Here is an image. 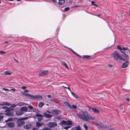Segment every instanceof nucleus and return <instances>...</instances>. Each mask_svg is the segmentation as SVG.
I'll return each instance as SVG.
<instances>
[{
    "mask_svg": "<svg viewBox=\"0 0 130 130\" xmlns=\"http://www.w3.org/2000/svg\"><path fill=\"white\" fill-rule=\"evenodd\" d=\"M82 113V114L78 113L76 114L79 118L81 119L88 121L89 120H92L94 119V117L91 116L90 114L87 111H83Z\"/></svg>",
    "mask_w": 130,
    "mask_h": 130,
    "instance_id": "obj_1",
    "label": "nucleus"
},
{
    "mask_svg": "<svg viewBox=\"0 0 130 130\" xmlns=\"http://www.w3.org/2000/svg\"><path fill=\"white\" fill-rule=\"evenodd\" d=\"M111 57L116 61H117L119 60L125 61V59L124 57L123 58L119 54L118 52L117 51H115L113 52L111 55Z\"/></svg>",
    "mask_w": 130,
    "mask_h": 130,
    "instance_id": "obj_2",
    "label": "nucleus"
},
{
    "mask_svg": "<svg viewBox=\"0 0 130 130\" xmlns=\"http://www.w3.org/2000/svg\"><path fill=\"white\" fill-rule=\"evenodd\" d=\"M130 52V50H129L127 47H123L121 52V53L124 54V57L125 59L124 60H128L129 57L126 54H128Z\"/></svg>",
    "mask_w": 130,
    "mask_h": 130,
    "instance_id": "obj_3",
    "label": "nucleus"
},
{
    "mask_svg": "<svg viewBox=\"0 0 130 130\" xmlns=\"http://www.w3.org/2000/svg\"><path fill=\"white\" fill-rule=\"evenodd\" d=\"M29 97L32 100H41L42 98V97L40 95H36L34 96L30 94L29 95Z\"/></svg>",
    "mask_w": 130,
    "mask_h": 130,
    "instance_id": "obj_4",
    "label": "nucleus"
},
{
    "mask_svg": "<svg viewBox=\"0 0 130 130\" xmlns=\"http://www.w3.org/2000/svg\"><path fill=\"white\" fill-rule=\"evenodd\" d=\"M16 123L17 126L18 127H20L25 124V122L22 120V119L20 118L17 119Z\"/></svg>",
    "mask_w": 130,
    "mask_h": 130,
    "instance_id": "obj_5",
    "label": "nucleus"
},
{
    "mask_svg": "<svg viewBox=\"0 0 130 130\" xmlns=\"http://www.w3.org/2000/svg\"><path fill=\"white\" fill-rule=\"evenodd\" d=\"M48 126L50 128H52L56 126L57 125V123L55 122H50L47 124Z\"/></svg>",
    "mask_w": 130,
    "mask_h": 130,
    "instance_id": "obj_6",
    "label": "nucleus"
},
{
    "mask_svg": "<svg viewBox=\"0 0 130 130\" xmlns=\"http://www.w3.org/2000/svg\"><path fill=\"white\" fill-rule=\"evenodd\" d=\"M48 72L47 70H40V71L38 75L39 76H42L47 74Z\"/></svg>",
    "mask_w": 130,
    "mask_h": 130,
    "instance_id": "obj_7",
    "label": "nucleus"
},
{
    "mask_svg": "<svg viewBox=\"0 0 130 130\" xmlns=\"http://www.w3.org/2000/svg\"><path fill=\"white\" fill-rule=\"evenodd\" d=\"M7 126L10 128L14 127L15 125V124L14 122H8L7 123Z\"/></svg>",
    "mask_w": 130,
    "mask_h": 130,
    "instance_id": "obj_8",
    "label": "nucleus"
},
{
    "mask_svg": "<svg viewBox=\"0 0 130 130\" xmlns=\"http://www.w3.org/2000/svg\"><path fill=\"white\" fill-rule=\"evenodd\" d=\"M24 114V112H22L21 110L20 109V110H18L16 112V115L18 116L22 115Z\"/></svg>",
    "mask_w": 130,
    "mask_h": 130,
    "instance_id": "obj_9",
    "label": "nucleus"
},
{
    "mask_svg": "<svg viewBox=\"0 0 130 130\" xmlns=\"http://www.w3.org/2000/svg\"><path fill=\"white\" fill-rule=\"evenodd\" d=\"M8 112L5 113L6 115L7 116H13L14 114L13 112H12L8 111Z\"/></svg>",
    "mask_w": 130,
    "mask_h": 130,
    "instance_id": "obj_10",
    "label": "nucleus"
},
{
    "mask_svg": "<svg viewBox=\"0 0 130 130\" xmlns=\"http://www.w3.org/2000/svg\"><path fill=\"white\" fill-rule=\"evenodd\" d=\"M20 109L22 112H24V113L25 112H27L28 110V108L26 106H23Z\"/></svg>",
    "mask_w": 130,
    "mask_h": 130,
    "instance_id": "obj_11",
    "label": "nucleus"
},
{
    "mask_svg": "<svg viewBox=\"0 0 130 130\" xmlns=\"http://www.w3.org/2000/svg\"><path fill=\"white\" fill-rule=\"evenodd\" d=\"M128 60L125 61H126V62L123 64L121 67L122 68H125L128 67Z\"/></svg>",
    "mask_w": 130,
    "mask_h": 130,
    "instance_id": "obj_12",
    "label": "nucleus"
},
{
    "mask_svg": "<svg viewBox=\"0 0 130 130\" xmlns=\"http://www.w3.org/2000/svg\"><path fill=\"white\" fill-rule=\"evenodd\" d=\"M31 126V124H28L24 126V128L26 129H29Z\"/></svg>",
    "mask_w": 130,
    "mask_h": 130,
    "instance_id": "obj_13",
    "label": "nucleus"
},
{
    "mask_svg": "<svg viewBox=\"0 0 130 130\" xmlns=\"http://www.w3.org/2000/svg\"><path fill=\"white\" fill-rule=\"evenodd\" d=\"M44 116L46 118H50L52 117V115L48 113H47L46 112H45L44 113Z\"/></svg>",
    "mask_w": 130,
    "mask_h": 130,
    "instance_id": "obj_14",
    "label": "nucleus"
},
{
    "mask_svg": "<svg viewBox=\"0 0 130 130\" xmlns=\"http://www.w3.org/2000/svg\"><path fill=\"white\" fill-rule=\"evenodd\" d=\"M64 104L66 107H69L70 109L72 108L71 106L67 102H64Z\"/></svg>",
    "mask_w": 130,
    "mask_h": 130,
    "instance_id": "obj_15",
    "label": "nucleus"
},
{
    "mask_svg": "<svg viewBox=\"0 0 130 130\" xmlns=\"http://www.w3.org/2000/svg\"><path fill=\"white\" fill-rule=\"evenodd\" d=\"M43 125V123H40L39 122H37L36 124V126L38 127H40V126L42 125Z\"/></svg>",
    "mask_w": 130,
    "mask_h": 130,
    "instance_id": "obj_16",
    "label": "nucleus"
},
{
    "mask_svg": "<svg viewBox=\"0 0 130 130\" xmlns=\"http://www.w3.org/2000/svg\"><path fill=\"white\" fill-rule=\"evenodd\" d=\"M71 93L72 94V95L75 98H76L77 99L79 98L78 96L76 94H75L73 93V92L70 91Z\"/></svg>",
    "mask_w": 130,
    "mask_h": 130,
    "instance_id": "obj_17",
    "label": "nucleus"
},
{
    "mask_svg": "<svg viewBox=\"0 0 130 130\" xmlns=\"http://www.w3.org/2000/svg\"><path fill=\"white\" fill-rule=\"evenodd\" d=\"M52 112H54L55 114L56 115H57L60 113V111L59 110L55 109L53 110Z\"/></svg>",
    "mask_w": 130,
    "mask_h": 130,
    "instance_id": "obj_18",
    "label": "nucleus"
},
{
    "mask_svg": "<svg viewBox=\"0 0 130 130\" xmlns=\"http://www.w3.org/2000/svg\"><path fill=\"white\" fill-rule=\"evenodd\" d=\"M21 94L24 96H28L29 97V96L30 95V94L29 93H25L23 91H21Z\"/></svg>",
    "mask_w": 130,
    "mask_h": 130,
    "instance_id": "obj_19",
    "label": "nucleus"
},
{
    "mask_svg": "<svg viewBox=\"0 0 130 130\" xmlns=\"http://www.w3.org/2000/svg\"><path fill=\"white\" fill-rule=\"evenodd\" d=\"M2 108L3 109H5V111H10V108H9L6 106H3L2 107Z\"/></svg>",
    "mask_w": 130,
    "mask_h": 130,
    "instance_id": "obj_20",
    "label": "nucleus"
},
{
    "mask_svg": "<svg viewBox=\"0 0 130 130\" xmlns=\"http://www.w3.org/2000/svg\"><path fill=\"white\" fill-rule=\"evenodd\" d=\"M91 109L93 112L97 113H99V111L98 109L93 108H92Z\"/></svg>",
    "mask_w": 130,
    "mask_h": 130,
    "instance_id": "obj_21",
    "label": "nucleus"
},
{
    "mask_svg": "<svg viewBox=\"0 0 130 130\" xmlns=\"http://www.w3.org/2000/svg\"><path fill=\"white\" fill-rule=\"evenodd\" d=\"M10 104L8 103L7 102H3L2 104H0V105H9Z\"/></svg>",
    "mask_w": 130,
    "mask_h": 130,
    "instance_id": "obj_22",
    "label": "nucleus"
},
{
    "mask_svg": "<svg viewBox=\"0 0 130 130\" xmlns=\"http://www.w3.org/2000/svg\"><path fill=\"white\" fill-rule=\"evenodd\" d=\"M61 64L63 65L66 68H69L67 65L65 63L64 61H61Z\"/></svg>",
    "mask_w": 130,
    "mask_h": 130,
    "instance_id": "obj_23",
    "label": "nucleus"
},
{
    "mask_svg": "<svg viewBox=\"0 0 130 130\" xmlns=\"http://www.w3.org/2000/svg\"><path fill=\"white\" fill-rule=\"evenodd\" d=\"M65 2L64 0H59L58 3L59 5H62Z\"/></svg>",
    "mask_w": 130,
    "mask_h": 130,
    "instance_id": "obj_24",
    "label": "nucleus"
},
{
    "mask_svg": "<svg viewBox=\"0 0 130 130\" xmlns=\"http://www.w3.org/2000/svg\"><path fill=\"white\" fill-rule=\"evenodd\" d=\"M72 124V122L70 120H68L67 121H66V125H71Z\"/></svg>",
    "mask_w": 130,
    "mask_h": 130,
    "instance_id": "obj_25",
    "label": "nucleus"
},
{
    "mask_svg": "<svg viewBox=\"0 0 130 130\" xmlns=\"http://www.w3.org/2000/svg\"><path fill=\"white\" fill-rule=\"evenodd\" d=\"M4 73L5 75H10L11 74V73L7 71H4Z\"/></svg>",
    "mask_w": 130,
    "mask_h": 130,
    "instance_id": "obj_26",
    "label": "nucleus"
},
{
    "mask_svg": "<svg viewBox=\"0 0 130 130\" xmlns=\"http://www.w3.org/2000/svg\"><path fill=\"white\" fill-rule=\"evenodd\" d=\"M44 103L43 102H40L38 104V106L40 107H41L44 105Z\"/></svg>",
    "mask_w": 130,
    "mask_h": 130,
    "instance_id": "obj_27",
    "label": "nucleus"
},
{
    "mask_svg": "<svg viewBox=\"0 0 130 130\" xmlns=\"http://www.w3.org/2000/svg\"><path fill=\"white\" fill-rule=\"evenodd\" d=\"M70 50H71V51L74 54H76V55L77 56H79V57L80 58H82V57L80 56L79 55L77 54L74 51L72 50L71 49H70Z\"/></svg>",
    "mask_w": 130,
    "mask_h": 130,
    "instance_id": "obj_28",
    "label": "nucleus"
},
{
    "mask_svg": "<svg viewBox=\"0 0 130 130\" xmlns=\"http://www.w3.org/2000/svg\"><path fill=\"white\" fill-rule=\"evenodd\" d=\"M36 116L37 117H40L42 118L43 117V116L41 115L38 113H36Z\"/></svg>",
    "mask_w": 130,
    "mask_h": 130,
    "instance_id": "obj_29",
    "label": "nucleus"
},
{
    "mask_svg": "<svg viewBox=\"0 0 130 130\" xmlns=\"http://www.w3.org/2000/svg\"><path fill=\"white\" fill-rule=\"evenodd\" d=\"M13 120V119H12V118H9V119H8L7 120H6L5 122L7 123V122H8V121H12Z\"/></svg>",
    "mask_w": 130,
    "mask_h": 130,
    "instance_id": "obj_30",
    "label": "nucleus"
},
{
    "mask_svg": "<svg viewBox=\"0 0 130 130\" xmlns=\"http://www.w3.org/2000/svg\"><path fill=\"white\" fill-rule=\"evenodd\" d=\"M75 128L76 130H81V128L79 125L76 126Z\"/></svg>",
    "mask_w": 130,
    "mask_h": 130,
    "instance_id": "obj_31",
    "label": "nucleus"
},
{
    "mask_svg": "<svg viewBox=\"0 0 130 130\" xmlns=\"http://www.w3.org/2000/svg\"><path fill=\"white\" fill-rule=\"evenodd\" d=\"M4 116L3 115H0V122L2 121L4 118Z\"/></svg>",
    "mask_w": 130,
    "mask_h": 130,
    "instance_id": "obj_32",
    "label": "nucleus"
},
{
    "mask_svg": "<svg viewBox=\"0 0 130 130\" xmlns=\"http://www.w3.org/2000/svg\"><path fill=\"white\" fill-rule=\"evenodd\" d=\"M42 130H52L51 129H50L48 127H44L42 129Z\"/></svg>",
    "mask_w": 130,
    "mask_h": 130,
    "instance_id": "obj_33",
    "label": "nucleus"
},
{
    "mask_svg": "<svg viewBox=\"0 0 130 130\" xmlns=\"http://www.w3.org/2000/svg\"><path fill=\"white\" fill-rule=\"evenodd\" d=\"M83 57L85 59L88 58L90 57V56H89L88 55H85L83 56Z\"/></svg>",
    "mask_w": 130,
    "mask_h": 130,
    "instance_id": "obj_34",
    "label": "nucleus"
},
{
    "mask_svg": "<svg viewBox=\"0 0 130 130\" xmlns=\"http://www.w3.org/2000/svg\"><path fill=\"white\" fill-rule=\"evenodd\" d=\"M61 123L62 124H66V121H64V120H63L62 121Z\"/></svg>",
    "mask_w": 130,
    "mask_h": 130,
    "instance_id": "obj_35",
    "label": "nucleus"
},
{
    "mask_svg": "<svg viewBox=\"0 0 130 130\" xmlns=\"http://www.w3.org/2000/svg\"><path fill=\"white\" fill-rule=\"evenodd\" d=\"M72 108L74 109H76L77 108V107L76 105H72Z\"/></svg>",
    "mask_w": 130,
    "mask_h": 130,
    "instance_id": "obj_36",
    "label": "nucleus"
},
{
    "mask_svg": "<svg viewBox=\"0 0 130 130\" xmlns=\"http://www.w3.org/2000/svg\"><path fill=\"white\" fill-rule=\"evenodd\" d=\"M117 48L118 49H119L121 51H121L122 50V48L119 45H118L117 46Z\"/></svg>",
    "mask_w": 130,
    "mask_h": 130,
    "instance_id": "obj_37",
    "label": "nucleus"
},
{
    "mask_svg": "<svg viewBox=\"0 0 130 130\" xmlns=\"http://www.w3.org/2000/svg\"><path fill=\"white\" fill-rule=\"evenodd\" d=\"M84 127L85 128L86 130H87L88 128L86 124H85L84 125Z\"/></svg>",
    "mask_w": 130,
    "mask_h": 130,
    "instance_id": "obj_38",
    "label": "nucleus"
},
{
    "mask_svg": "<svg viewBox=\"0 0 130 130\" xmlns=\"http://www.w3.org/2000/svg\"><path fill=\"white\" fill-rule=\"evenodd\" d=\"M43 119V117H40L37 118V119L38 121H41Z\"/></svg>",
    "mask_w": 130,
    "mask_h": 130,
    "instance_id": "obj_39",
    "label": "nucleus"
},
{
    "mask_svg": "<svg viewBox=\"0 0 130 130\" xmlns=\"http://www.w3.org/2000/svg\"><path fill=\"white\" fill-rule=\"evenodd\" d=\"M70 8L69 7H67L65 8L64 10L65 11H67L69 10Z\"/></svg>",
    "mask_w": 130,
    "mask_h": 130,
    "instance_id": "obj_40",
    "label": "nucleus"
},
{
    "mask_svg": "<svg viewBox=\"0 0 130 130\" xmlns=\"http://www.w3.org/2000/svg\"><path fill=\"white\" fill-rule=\"evenodd\" d=\"M28 107L31 110H32L33 109V107L31 105H29L28 106Z\"/></svg>",
    "mask_w": 130,
    "mask_h": 130,
    "instance_id": "obj_41",
    "label": "nucleus"
},
{
    "mask_svg": "<svg viewBox=\"0 0 130 130\" xmlns=\"http://www.w3.org/2000/svg\"><path fill=\"white\" fill-rule=\"evenodd\" d=\"M71 126H68L66 127H64V128L66 129H68L69 128H70Z\"/></svg>",
    "mask_w": 130,
    "mask_h": 130,
    "instance_id": "obj_42",
    "label": "nucleus"
},
{
    "mask_svg": "<svg viewBox=\"0 0 130 130\" xmlns=\"http://www.w3.org/2000/svg\"><path fill=\"white\" fill-rule=\"evenodd\" d=\"M95 2L93 1H92L91 2V4L93 5L96 6H97V5L96 4H94Z\"/></svg>",
    "mask_w": 130,
    "mask_h": 130,
    "instance_id": "obj_43",
    "label": "nucleus"
},
{
    "mask_svg": "<svg viewBox=\"0 0 130 130\" xmlns=\"http://www.w3.org/2000/svg\"><path fill=\"white\" fill-rule=\"evenodd\" d=\"M16 105L14 104L12 105L11 106V107L12 108H14L15 107Z\"/></svg>",
    "mask_w": 130,
    "mask_h": 130,
    "instance_id": "obj_44",
    "label": "nucleus"
},
{
    "mask_svg": "<svg viewBox=\"0 0 130 130\" xmlns=\"http://www.w3.org/2000/svg\"><path fill=\"white\" fill-rule=\"evenodd\" d=\"M5 53H6L5 52H4V51H0V54H5Z\"/></svg>",
    "mask_w": 130,
    "mask_h": 130,
    "instance_id": "obj_45",
    "label": "nucleus"
},
{
    "mask_svg": "<svg viewBox=\"0 0 130 130\" xmlns=\"http://www.w3.org/2000/svg\"><path fill=\"white\" fill-rule=\"evenodd\" d=\"M3 89L5 91H9V90L8 89L5 88H3Z\"/></svg>",
    "mask_w": 130,
    "mask_h": 130,
    "instance_id": "obj_46",
    "label": "nucleus"
},
{
    "mask_svg": "<svg viewBox=\"0 0 130 130\" xmlns=\"http://www.w3.org/2000/svg\"><path fill=\"white\" fill-rule=\"evenodd\" d=\"M21 119H22V120H26L27 119V117H23L22 118H21Z\"/></svg>",
    "mask_w": 130,
    "mask_h": 130,
    "instance_id": "obj_47",
    "label": "nucleus"
},
{
    "mask_svg": "<svg viewBox=\"0 0 130 130\" xmlns=\"http://www.w3.org/2000/svg\"><path fill=\"white\" fill-rule=\"evenodd\" d=\"M63 87H64V88H67V89H68L70 91V88L69 87H65V86H63Z\"/></svg>",
    "mask_w": 130,
    "mask_h": 130,
    "instance_id": "obj_48",
    "label": "nucleus"
},
{
    "mask_svg": "<svg viewBox=\"0 0 130 130\" xmlns=\"http://www.w3.org/2000/svg\"><path fill=\"white\" fill-rule=\"evenodd\" d=\"M11 90H12L13 91H16V90L15 88L11 89L10 90H9V91H10Z\"/></svg>",
    "mask_w": 130,
    "mask_h": 130,
    "instance_id": "obj_49",
    "label": "nucleus"
},
{
    "mask_svg": "<svg viewBox=\"0 0 130 130\" xmlns=\"http://www.w3.org/2000/svg\"><path fill=\"white\" fill-rule=\"evenodd\" d=\"M56 119H58V120H59L60 119V117H59V116H57V117L56 118Z\"/></svg>",
    "mask_w": 130,
    "mask_h": 130,
    "instance_id": "obj_50",
    "label": "nucleus"
},
{
    "mask_svg": "<svg viewBox=\"0 0 130 130\" xmlns=\"http://www.w3.org/2000/svg\"><path fill=\"white\" fill-rule=\"evenodd\" d=\"M32 130H38V129L36 127H34Z\"/></svg>",
    "mask_w": 130,
    "mask_h": 130,
    "instance_id": "obj_51",
    "label": "nucleus"
},
{
    "mask_svg": "<svg viewBox=\"0 0 130 130\" xmlns=\"http://www.w3.org/2000/svg\"><path fill=\"white\" fill-rule=\"evenodd\" d=\"M26 87L25 86H23L21 87V88L23 89H26Z\"/></svg>",
    "mask_w": 130,
    "mask_h": 130,
    "instance_id": "obj_52",
    "label": "nucleus"
},
{
    "mask_svg": "<svg viewBox=\"0 0 130 130\" xmlns=\"http://www.w3.org/2000/svg\"><path fill=\"white\" fill-rule=\"evenodd\" d=\"M108 67H112V65L111 64H108Z\"/></svg>",
    "mask_w": 130,
    "mask_h": 130,
    "instance_id": "obj_53",
    "label": "nucleus"
},
{
    "mask_svg": "<svg viewBox=\"0 0 130 130\" xmlns=\"http://www.w3.org/2000/svg\"><path fill=\"white\" fill-rule=\"evenodd\" d=\"M47 97L48 98H50L51 97V95H47Z\"/></svg>",
    "mask_w": 130,
    "mask_h": 130,
    "instance_id": "obj_54",
    "label": "nucleus"
},
{
    "mask_svg": "<svg viewBox=\"0 0 130 130\" xmlns=\"http://www.w3.org/2000/svg\"><path fill=\"white\" fill-rule=\"evenodd\" d=\"M53 2H57V1L56 0H51Z\"/></svg>",
    "mask_w": 130,
    "mask_h": 130,
    "instance_id": "obj_55",
    "label": "nucleus"
},
{
    "mask_svg": "<svg viewBox=\"0 0 130 130\" xmlns=\"http://www.w3.org/2000/svg\"><path fill=\"white\" fill-rule=\"evenodd\" d=\"M24 91L25 92H29V91L27 90H25Z\"/></svg>",
    "mask_w": 130,
    "mask_h": 130,
    "instance_id": "obj_56",
    "label": "nucleus"
},
{
    "mask_svg": "<svg viewBox=\"0 0 130 130\" xmlns=\"http://www.w3.org/2000/svg\"><path fill=\"white\" fill-rule=\"evenodd\" d=\"M46 112H47L49 113H51V112H50V111L49 110H47L46 111Z\"/></svg>",
    "mask_w": 130,
    "mask_h": 130,
    "instance_id": "obj_57",
    "label": "nucleus"
},
{
    "mask_svg": "<svg viewBox=\"0 0 130 130\" xmlns=\"http://www.w3.org/2000/svg\"><path fill=\"white\" fill-rule=\"evenodd\" d=\"M101 15L100 14H97V16L98 17H99Z\"/></svg>",
    "mask_w": 130,
    "mask_h": 130,
    "instance_id": "obj_58",
    "label": "nucleus"
},
{
    "mask_svg": "<svg viewBox=\"0 0 130 130\" xmlns=\"http://www.w3.org/2000/svg\"><path fill=\"white\" fill-rule=\"evenodd\" d=\"M78 7L79 6L78 5H75L74 6V7Z\"/></svg>",
    "mask_w": 130,
    "mask_h": 130,
    "instance_id": "obj_59",
    "label": "nucleus"
},
{
    "mask_svg": "<svg viewBox=\"0 0 130 130\" xmlns=\"http://www.w3.org/2000/svg\"><path fill=\"white\" fill-rule=\"evenodd\" d=\"M53 98H51V99L50 100L51 101H53Z\"/></svg>",
    "mask_w": 130,
    "mask_h": 130,
    "instance_id": "obj_60",
    "label": "nucleus"
},
{
    "mask_svg": "<svg viewBox=\"0 0 130 130\" xmlns=\"http://www.w3.org/2000/svg\"><path fill=\"white\" fill-rule=\"evenodd\" d=\"M126 100L128 101H129V99L128 98H126Z\"/></svg>",
    "mask_w": 130,
    "mask_h": 130,
    "instance_id": "obj_61",
    "label": "nucleus"
},
{
    "mask_svg": "<svg viewBox=\"0 0 130 130\" xmlns=\"http://www.w3.org/2000/svg\"><path fill=\"white\" fill-rule=\"evenodd\" d=\"M8 43V42L7 41H6L5 42V43Z\"/></svg>",
    "mask_w": 130,
    "mask_h": 130,
    "instance_id": "obj_62",
    "label": "nucleus"
},
{
    "mask_svg": "<svg viewBox=\"0 0 130 130\" xmlns=\"http://www.w3.org/2000/svg\"><path fill=\"white\" fill-rule=\"evenodd\" d=\"M129 12H130V13H129V16H130V9L129 10Z\"/></svg>",
    "mask_w": 130,
    "mask_h": 130,
    "instance_id": "obj_63",
    "label": "nucleus"
},
{
    "mask_svg": "<svg viewBox=\"0 0 130 130\" xmlns=\"http://www.w3.org/2000/svg\"><path fill=\"white\" fill-rule=\"evenodd\" d=\"M70 130H75L74 129H71Z\"/></svg>",
    "mask_w": 130,
    "mask_h": 130,
    "instance_id": "obj_64",
    "label": "nucleus"
}]
</instances>
